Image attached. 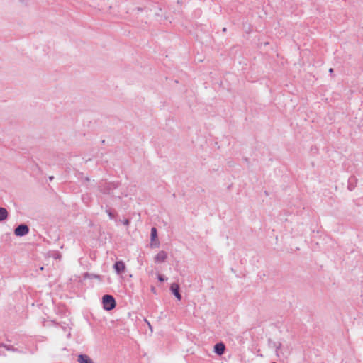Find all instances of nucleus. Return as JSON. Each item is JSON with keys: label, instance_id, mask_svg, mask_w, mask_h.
Segmentation results:
<instances>
[{"label": "nucleus", "instance_id": "nucleus-4", "mask_svg": "<svg viewBox=\"0 0 363 363\" xmlns=\"http://www.w3.org/2000/svg\"><path fill=\"white\" fill-rule=\"evenodd\" d=\"M157 230L155 227H152L151 228L150 232V240H151V247H158L160 242L157 241Z\"/></svg>", "mask_w": 363, "mask_h": 363}, {"label": "nucleus", "instance_id": "nucleus-15", "mask_svg": "<svg viewBox=\"0 0 363 363\" xmlns=\"http://www.w3.org/2000/svg\"><path fill=\"white\" fill-rule=\"evenodd\" d=\"M84 277H89L90 279H100V275H98V274H89L88 272H86L84 275Z\"/></svg>", "mask_w": 363, "mask_h": 363}, {"label": "nucleus", "instance_id": "nucleus-11", "mask_svg": "<svg viewBox=\"0 0 363 363\" xmlns=\"http://www.w3.org/2000/svg\"><path fill=\"white\" fill-rule=\"evenodd\" d=\"M8 211L4 207H0V222L6 220L8 218Z\"/></svg>", "mask_w": 363, "mask_h": 363}, {"label": "nucleus", "instance_id": "nucleus-13", "mask_svg": "<svg viewBox=\"0 0 363 363\" xmlns=\"http://www.w3.org/2000/svg\"><path fill=\"white\" fill-rule=\"evenodd\" d=\"M0 347H4L8 351L16 352L18 349L15 348L12 345H8L4 343H0Z\"/></svg>", "mask_w": 363, "mask_h": 363}, {"label": "nucleus", "instance_id": "nucleus-6", "mask_svg": "<svg viewBox=\"0 0 363 363\" xmlns=\"http://www.w3.org/2000/svg\"><path fill=\"white\" fill-rule=\"evenodd\" d=\"M225 345L223 342H217L213 347V352L221 356L225 353Z\"/></svg>", "mask_w": 363, "mask_h": 363}, {"label": "nucleus", "instance_id": "nucleus-8", "mask_svg": "<svg viewBox=\"0 0 363 363\" xmlns=\"http://www.w3.org/2000/svg\"><path fill=\"white\" fill-rule=\"evenodd\" d=\"M167 258V254L165 251L159 252L155 257V262H164Z\"/></svg>", "mask_w": 363, "mask_h": 363}, {"label": "nucleus", "instance_id": "nucleus-5", "mask_svg": "<svg viewBox=\"0 0 363 363\" xmlns=\"http://www.w3.org/2000/svg\"><path fill=\"white\" fill-rule=\"evenodd\" d=\"M180 287L177 283H173L170 286V291L174 295L178 301H181L182 298V294L179 292Z\"/></svg>", "mask_w": 363, "mask_h": 363}, {"label": "nucleus", "instance_id": "nucleus-17", "mask_svg": "<svg viewBox=\"0 0 363 363\" xmlns=\"http://www.w3.org/2000/svg\"><path fill=\"white\" fill-rule=\"evenodd\" d=\"M123 223L125 225H127V226H128V225H129V224H130V220H129V219H125V220L123 222Z\"/></svg>", "mask_w": 363, "mask_h": 363}, {"label": "nucleus", "instance_id": "nucleus-21", "mask_svg": "<svg viewBox=\"0 0 363 363\" xmlns=\"http://www.w3.org/2000/svg\"><path fill=\"white\" fill-rule=\"evenodd\" d=\"M223 30L224 32H225V31H226V28H224L223 29Z\"/></svg>", "mask_w": 363, "mask_h": 363}, {"label": "nucleus", "instance_id": "nucleus-2", "mask_svg": "<svg viewBox=\"0 0 363 363\" xmlns=\"http://www.w3.org/2000/svg\"><path fill=\"white\" fill-rule=\"evenodd\" d=\"M118 182H104L100 184L99 187L103 194H110L111 190L118 187Z\"/></svg>", "mask_w": 363, "mask_h": 363}, {"label": "nucleus", "instance_id": "nucleus-14", "mask_svg": "<svg viewBox=\"0 0 363 363\" xmlns=\"http://www.w3.org/2000/svg\"><path fill=\"white\" fill-rule=\"evenodd\" d=\"M269 345L276 349V351H278L281 347V342H272L269 340Z\"/></svg>", "mask_w": 363, "mask_h": 363}, {"label": "nucleus", "instance_id": "nucleus-3", "mask_svg": "<svg viewBox=\"0 0 363 363\" xmlns=\"http://www.w3.org/2000/svg\"><path fill=\"white\" fill-rule=\"evenodd\" d=\"M28 233H29V227L25 223H21V224L18 225L14 229V234L17 237L25 236Z\"/></svg>", "mask_w": 363, "mask_h": 363}, {"label": "nucleus", "instance_id": "nucleus-18", "mask_svg": "<svg viewBox=\"0 0 363 363\" xmlns=\"http://www.w3.org/2000/svg\"><path fill=\"white\" fill-rule=\"evenodd\" d=\"M136 10H137L138 11H142L143 10V8H141V7H137V8H136Z\"/></svg>", "mask_w": 363, "mask_h": 363}, {"label": "nucleus", "instance_id": "nucleus-10", "mask_svg": "<svg viewBox=\"0 0 363 363\" xmlns=\"http://www.w3.org/2000/svg\"><path fill=\"white\" fill-rule=\"evenodd\" d=\"M357 182V179L355 177H354V176L350 177L348 179V185H347L348 190H350V191L354 190V188L356 187Z\"/></svg>", "mask_w": 363, "mask_h": 363}, {"label": "nucleus", "instance_id": "nucleus-16", "mask_svg": "<svg viewBox=\"0 0 363 363\" xmlns=\"http://www.w3.org/2000/svg\"><path fill=\"white\" fill-rule=\"evenodd\" d=\"M157 279H158L159 281H160V282H163L165 280H167V278L162 274H158Z\"/></svg>", "mask_w": 363, "mask_h": 363}, {"label": "nucleus", "instance_id": "nucleus-1", "mask_svg": "<svg viewBox=\"0 0 363 363\" xmlns=\"http://www.w3.org/2000/svg\"><path fill=\"white\" fill-rule=\"evenodd\" d=\"M102 304L104 309L109 311L116 308V301L112 295L105 294L102 297Z\"/></svg>", "mask_w": 363, "mask_h": 363}, {"label": "nucleus", "instance_id": "nucleus-9", "mask_svg": "<svg viewBox=\"0 0 363 363\" xmlns=\"http://www.w3.org/2000/svg\"><path fill=\"white\" fill-rule=\"evenodd\" d=\"M77 361L79 363H94L93 360L87 354H79Z\"/></svg>", "mask_w": 363, "mask_h": 363}, {"label": "nucleus", "instance_id": "nucleus-7", "mask_svg": "<svg viewBox=\"0 0 363 363\" xmlns=\"http://www.w3.org/2000/svg\"><path fill=\"white\" fill-rule=\"evenodd\" d=\"M113 269L117 274H121L125 272V264L123 261H116L113 264Z\"/></svg>", "mask_w": 363, "mask_h": 363}, {"label": "nucleus", "instance_id": "nucleus-19", "mask_svg": "<svg viewBox=\"0 0 363 363\" xmlns=\"http://www.w3.org/2000/svg\"><path fill=\"white\" fill-rule=\"evenodd\" d=\"M329 72L330 73H333V68H330L329 69Z\"/></svg>", "mask_w": 363, "mask_h": 363}, {"label": "nucleus", "instance_id": "nucleus-20", "mask_svg": "<svg viewBox=\"0 0 363 363\" xmlns=\"http://www.w3.org/2000/svg\"><path fill=\"white\" fill-rule=\"evenodd\" d=\"M53 178H54L53 176H51V177H49V179L51 181V180L53 179Z\"/></svg>", "mask_w": 363, "mask_h": 363}, {"label": "nucleus", "instance_id": "nucleus-12", "mask_svg": "<svg viewBox=\"0 0 363 363\" xmlns=\"http://www.w3.org/2000/svg\"><path fill=\"white\" fill-rule=\"evenodd\" d=\"M105 211H106V213H107V214L111 220H113L115 218V214H114L113 211H112V209L108 206H106Z\"/></svg>", "mask_w": 363, "mask_h": 363}]
</instances>
